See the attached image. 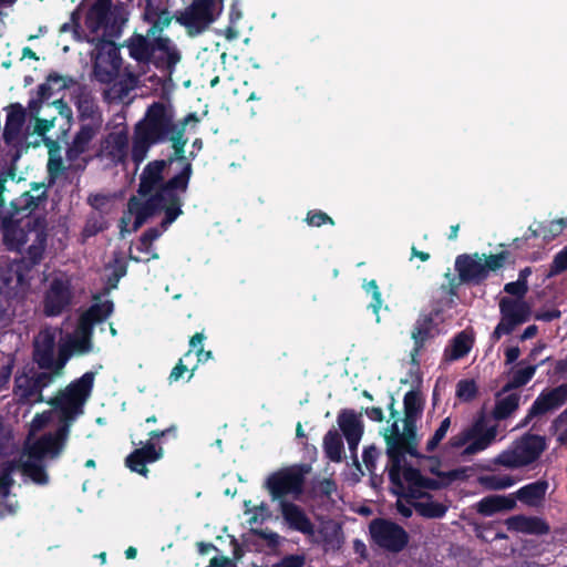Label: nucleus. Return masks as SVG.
Instances as JSON below:
<instances>
[{
  "mask_svg": "<svg viewBox=\"0 0 567 567\" xmlns=\"http://www.w3.org/2000/svg\"><path fill=\"white\" fill-rule=\"evenodd\" d=\"M185 124L177 128L173 124L172 114L162 104H153L146 117L136 127L142 128L153 141L169 138L173 141L175 157L171 163L181 164V172L175 175L165 186L159 187L163 171L166 166L164 161L150 163L141 176L140 196L132 198L128 208L121 220V233L136 230L152 215L165 212V219L162 225L167 228L182 213V195L185 193L192 173L190 164L185 161L183 131Z\"/></svg>",
  "mask_w": 567,
  "mask_h": 567,
  "instance_id": "f257e3e1",
  "label": "nucleus"
},
{
  "mask_svg": "<svg viewBox=\"0 0 567 567\" xmlns=\"http://www.w3.org/2000/svg\"><path fill=\"white\" fill-rule=\"evenodd\" d=\"M93 384L94 373H84L48 401L50 410L37 413L31 420L18 466L32 482L48 483L45 462L59 458L64 452L71 426L84 413Z\"/></svg>",
  "mask_w": 567,
  "mask_h": 567,
  "instance_id": "f03ea898",
  "label": "nucleus"
},
{
  "mask_svg": "<svg viewBox=\"0 0 567 567\" xmlns=\"http://www.w3.org/2000/svg\"><path fill=\"white\" fill-rule=\"evenodd\" d=\"M423 409V400L419 392L410 391L404 396L403 421L395 420L383 431L386 442V454L390 458V475L394 482L401 481L416 484L419 476L410 467L405 455H414L416 446L415 422Z\"/></svg>",
  "mask_w": 567,
  "mask_h": 567,
  "instance_id": "7ed1b4c3",
  "label": "nucleus"
},
{
  "mask_svg": "<svg viewBox=\"0 0 567 567\" xmlns=\"http://www.w3.org/2000/svg\"><path fill=\"white\" fill-rule=\"evenodd\" d=\"M113 311L110 300L93 303L79 318L73 332L65 333L59 343V367L64 368L72 355H84L94 350L92 329L96 323L105 320Z\"/></svg>",
  "mask_w": 567,
  "mask_h": 567,
  "instance_id": "20e7f679",
  "label": "nucleus"
},
{
  "mask_svg": "<svg viewBox=\"0 0 567 567\" xmlns=\"http://www.w3.org/2000/svg\"><path fill=\"white\" fill-rule=\"evenodd\" d=\"M546 446L545 437L534 434L524 435L502 451L493 460V464L508 470L527 467L539 458Z\"/></svg>",
  "mask_w": 567,
  "mask_h": 567,
  "instance_id": "39448f33",
  "label": "nucleus"
},
{
  "mask_svg": "<svg viewBox=\"0 0 567 567\" xmlns=\"http://www.w3.org/2000/svg\"><path fill=\"white\" fill-rule=\"evenodd\" d=\"M498 433L497 424H489L484 416L480 417L472 426L454 435L449 446L462 449L464 454L473 455L486 450L495 442Z\"/></svg>",
  "mask_w": 567,
  "mask_h": 567,
  "instance_id": "423d86ee",
  "label": "nucleus"
},
{
  "mask_svg": "<svg viewBox=\"0 0 567 567\" xmlns=\"http://www.w3.org/2000/svg\"><path fill=\"white\" fill-rule=\"evenodd\" d=\"M509 254L501 251L495 255H462L456 258L455 268L463 281L478 282L485 279L491 271L502 268Z\"/></svg>",
  "mask_w": 567,
  "mask_h": 567,
  "instance_id": "0eeeda50",
  "label": "nucleus"
},
{
  "mask_svg": "<svg viewBox=\"0 0 567 567\" xmlns=\"http://www.w3.org/2000/svg\"><path fill=\"white\" fill-rule=\"evenodd\" d=\"M56 377L48 370L38 372L31 365L24 367L16 377L13 398L23 404L42 402V390L51 384Z\"/></svg>",
  "mask_w": 567,
  "mask_h": 567,
  "instance_id": "6e6552de",
  "label": "nucleus"
},
{
  "mask_svg": "<svg viewBox=\"0 0 567 567\" xmlns=\"http://www.w3.org/2000/svg\"><path fill=\"white\" fill-rule=\"evenodd\" d=\"M306 473L303 466L285 467L269 475L265 485L274 501L286 495L297 496L302 491Z\"/></svg>",
  "mask_w": 567,
  "mask_h": 567,
  "instance_id": "1a4fd4ad",
  "label": "nucleus"
},
{
  "mask_svg": "<svg viewBox=\"0 0 567 567\" xmlns=\"http://www.w3.org/2000/svg\"><path fill=\"white\" fill-rule=\"evenodd\" d=\"M501 321L496 326L492 339L497 341L502 336L511 333L517 326L530 317V306L522 298H502L499 300Z\"/></svg>",
  "mask_w": 567,
  "mask_h": 567,
  "instance_id": "9d476101",
  "label": "nucleus"
},
{
  "mask_svg": "<svg viewBox=\"0 0 567 567\" xmlns=\"http://www.w3.org/2000/svg\"><path fill=\"white\" fill-rule=\"evenodd\" d=\"M72 300L70 279L64 274H55L49 279L42 307L48 317H56L68 308Z\"/></svg>",
  "mask_w": 567,
  "mask_h": 567,
  "instance_id": "9b49d317",
  "label": "nucleus"
},
{
  "mask_svg": "<svg viewBox=\"0 0 567 567\" xmlns=\"http://www.w3.org/2000/svg\"><path fill=\"white\" fill-rule=\"evenodd\" d=\"M94 59V75L102 83H110L117 75L121 58L114 42L99 40L92 51Z\"/></svg>",
  "mask_w": 567,
  "mask_h": 567,
  "instance_id": "f8f14e48",
  "label": "nucleus"
},
{
  "mask_svg": "<svg viewBox=\"0 0 567 567\" xmlns=\"http://www.w3.org/2000/svg\"><path fill=\"white\" fill-rule=\"evenodd\" d=\"M419 476L416 484H409L408 482H402L399 484L394 482L389 474V477L392 483V491L395 495H398L396 508L398 512L404 516L410 517L412 515V511L414 508V503L416 498L423 496L424 489H434L436 488V482L423 477L420 472L412 466H410ZM388 471L390 472V464L388 465Z\"/></svg>",
  "mask_w": 567,
  "mask_h": 567,
  "instance_id": "ddd939ff",
  "label": "nucleus"
},
{
  "mask_svg": "<svg viewBox=\"0 0 567 567\" xmlns=\"http://www.w3.org/2000/svg\"><path fill=\"white\" fill-rule=\"evenodd\" d=\"M221 0H192L181 13L179 21L196 32L210 24L220 12Z\"/></svg>",
  "mask_w": 567,
  "mask_h": 567,
  "instance_id": "4468645a",
  "label": "nucleus"
},
{
  "mask_svg": "<svg viewBox=\"0 0 567 567\" xmlns=\"http://www.w3.org/2000/svg\"><path fill=\"white\" fill-rule=\"evenodd\" d=\"M29 288V277L24 274V266L21 262L10 261L0 268V296L13 301L23 297Z\"/></svg>",
  "mask_w": 567,
  "mask_h": 567,
  "instance_id": "2eb2a0df",
  "label": "nucleus"
},
{
  "mask_svg": "<svg viewBox=\"0 0 567 567\" xmlns=\"http://www.w3.org/2000/svg\"><path fill=\"white\" fill-rule=\"evenodd\" d=\"M56 329L44 328L34 339V360L41 369L48 370L55 375H61L64 368L59 367V355L55 357Z\"/></svg>",
  "mask_w": 567,
  "mask_h": 567,
  "instance_id": "dca6fc26",
  "label": "nucleus"
},
{
  "mask_svg": "<svg viewBox=\"0 0 567 567\" xmlns=\"http://www.w3.org/2000/svg\"><path fill=\"white\" fill-rule=\"evenodd\" d=\"M370 534L377 545L391 551H400L408 544L405 530L389 520H373L370 524Z\"/></svg>",
  "mask_w": 567,
  "mask_h": 567,
  "instance_id": "f3484780",
  "label": "nucleus"
},
{
  "mask_svg": "<svg viewBox=\"0 0 567 567\" xmlns=\"http://www.w3.org/2000/svg\"><path fill=\"white\" fill-rule=\"evenodd\" d=\"M307 536L311 543L319 545L324 551H337L344 543L341 524L329 518H322L316 525L312 524Z\"/></svg>",
  "mask_w": 567,
  "mask_h": 567,
  "instance_id": "a211bd4d",
  "label": "nucleus"
},
{
  "mask_svg": "<svg viewBox=\"0 0 567 567\" xmlns=\"http://www.w3.org/2000/svg\"><path fill=\"white\" fill-rule=\"evenodd\" d=\"M34 216L22 215L17 210L10 219L3 220V243L9 249L22 251L24 239L34 225Z\"/></svg>",
  "mask_w": 567,
  "mask_h": 567,
  "instance_id": "6ab92c4d",
  "label": "nucleus"
},
{
  "mask_svg": "<svg viewBox=\"0 0 567 567\" xmlns=\"http://www.w3.org/2000/svg\"><path fill=\"white\" fill-rule=\"evenodd\" d=\"M439 319L440 315L437 312H432L420 316L415 321L411 331V338L414 342L411 358L414 363H416V358L425 343L442 332L439 327Z\"/></svg>",
  "mask_w": 567,
  "mask_h": 567,
  "instance_id": "aec40b11",
  "label": "nucleus"
},
{
  "mask_svg": "<svg viewBox=\"0 0 567 567\" xmlns=\"http://www.w3.org/2000/svg\"><path fill=\"white\" fill-rule=\"evenodd\" d=\"M47 223L45 219L35 217L34 225L30 228L27 238L24 239V248L28 259L37 264L43 258L47 245Z\"/></svg>",
  "mask_w": 567,
  "mask_h": 567,
  "instance_id": "412c9836",
  "label": "nucleus"
},
{
  "mask_svg": "<svg viewBox=\"0 0 567 567\" xmlns=\"http://www.w3.org/2000/svg\"><path fill=\"white\" fill-rule=\"evenodd\" d=\"M340 426L351 453H355L363 434V424L361 417L353 411H343L338 416Z\"/></svg>",
  "mask_w": 567,
  "mask_h": 567,
  "instance_id": "4be33fe9",
  "label": "nucleus"
},
{
  "mask_svg": "<svg viewBox=\"0 0 567 567\" xmlns=\"http://www.w3.org/2000/svg\"><path fill=\"white\" fill-rule=\"evenodd\" d=\"M163 456V449L156 447L153 443L147 442L140 449H136L126 457V465L133 471L143 476H146L148 470L146 463L158 461Z\"/></svg>",
  "mask_w": 567,
  "mask_h": 567,
  "instance_id": "5701e85b",
  "label": "nucleus"
},
{
  "mask_svg": "<svg viewBox=\"0 0 567 567\" xmlns=\"http://www.w3.org/2000/svg\"><path fill=\"white\" fill-rule=\"evenodd\" d=\"M25 111L20 105H10L7 110V121L3 137L10 145H18L24 137L23 127Z\"/></svg>",
  "mask_w": 567,
  "mask_h": 567,
  "instance_id": "b1692460",
  "label": "nucleus"
},
{
  "mask_svg": "<svg viewBox=\"0 0 567 567\" xmlns=\"http://www.w3.org/2000/svg\"><path fill=\"white\" fill-rule=\"evenodd\" d=\"M567 399V386H558L548 392L542 393L532 405L528 416L544 414L560 406Z\"/></svg>",
  "mask_w": 567,
  "mask_h": 567,
  "instance_id": "393cba45",
  "label": "nucleus"
},
{
  "mask_svg": "<svg viewBox=\"0 0 567 567\" xmlns=\"http://www.w3.org/2000/svg\"><path fill=\"white\" fill-rule=\"evenodd\" d=\"M101 126L102 125H99V122L96 121L82 123L80 131L68 150V157L73 159L80 154L86 152L90 148L93 138L99 134Z\"/></svg>",
  "mask_w": 567,
  "mask_h": 567,
  "instance_id": "a878e982",
  "label": "nucleus"
},
{
  "mask_svg": "<svg viewBox=\"0 0 567 567\" xmlns=\"http://www.w3.org/2000/svg\"><path fill=\"white\" fill-rule=\"evenodd\" d=\"M516 499L512 495H489L476 503V511L484 516L514 509Z\"/></svg>",
  "mask_w": 567,
  "mask_h": 567,
  "instance_id": "bb28decb",
  "label": "nucleus"
},
{
  "mask_svg": "<svg viewBox=\"0 0 567 567\" xmlns=\"http://www.w3.org/2000/svg\"><path fill=\"white\" fill-rule=\"evenodd\" d=\"M110 0H97V2L90 9L86 17V27L91 30L92 35L87 39L89 42H97L99 33L105 30L107 22Z\"/></svg>",
  "mask_w": 567,
  "mask_h": 567,
  "instance_id": "cd10ccee",
  "label": "nucleus"
},
{
  "mask_svg": "<svg viewBox=\"0 0 567 567\" xmlns=\"http://www.w3.org/2000/svg\"><path fill=\"white\" fill-rule=\"evenodd\" d=\"M505 524L508 530L516 533L542 535L548 532L546 523L537 517L516 515L507 518Z\"/></svg>",
  "mask_w": 567,
  "mask_h": 567,
  "instance_id": "c85d7f7f",
  "label": "nucleus"
},
{
  "mask_svg": "<svg viewBox=\"0 0 567 567\" xmlns=\"http://www.w3.org/2000/svg\"><path fill=\"white\" fill-rule=\"evenodd\" d=\"M280 508L285 520L292 529L308 535L311 530L312 523L299 506L281 501Z\"/></svg>",
  "mask_w": 567,
  "mask_h": 567,
  "instance_id": "c756f323",
  "label": "nucleus"
},
{
  "mask_svg": "<svg viewBox=\"0 0 567 567\" xmlns=\"http://www.w3.org/2000/svg\"><path fill=\"white\" fill-rule=\"evenodd\" d=\"M474 338L472 332L462 331L456 334L444 350V361L452 362L465 357L472 349Z\"/></svg>",
  "mask_w": 567,
  "mask_h": 567,
  "instance_id": "7c9ffc66",
  "label": "nucleus"
},
{
  "mask_svg": "<svg viewBox=\"0 0 567 567\" xmlns=\"http://www.w3.org/2000/svg\"><path fill=\"white\" fill-rule=\"evenodd\" d=\"M152 56L158 62L166 64L168 68L176 65L181 59L179 53L173 42L164 38L157 39L153 44Z\"/></svg>",
  "mask_w": 567,
  "mask_h": 567,
  "instance_id": "2f4dec72",
  "label": "nucleus"
},
{
  "mask_svg": "<svg viewBox=\"0 0 567 567\" xmlns=\"http://www.w3.org/2000/svg\"><path fill=\"white\" fill-rule=\"evenodd\" d=\"M548 483L545 481H538L523 486L516 492V497L522 503L528 506L539 505L546 494Z\"/></svg>",
  "mask_w": 567,
  "mask_h": 567,
  "instance_id": "473e14b6",
  "label": "nucleus"
},
{
  "mask_svg": "<svg viewBox=\"0 0 567 567\" xmlns=\"http://www.w3.org/2000/svg\"><path fill=\"white\" fill-rule=\"evenodd\" d=\"M426 491L427 489L423 491V496L420 497L422 499L414 503V509L426 518H440L444 516L447 506L431 496H426Z\"/></svg>",
  "mask_w": 567,
  "mask_h": 567,
  "instance_id": "72a5a7b5",
  "label": "nucleus"
},
{
  "mask_svg": "<svg viewBox=\"0 0 567 567\" xmlns=\"http://www.w3.org/2000/svg\"><path fill=\"white\" fill-rule=\"evenodd\" d=\"M12 484L11 475L8 471L0 474V515L12 514L18 507L14 495L9 489Z\"/></svg>",
  "mask_w": 567,
  "mask_h": 567,
  "instance_id": "f704fd0d",
  "label": "nucleus"
},
{
  "mask_svg": "<svg viewBox=\"0 0 567 567\" xmlns=\"http://www.w3.org/2000/svg\"><path fill=\"white\" fill-rule=\"evenodd\" d=\"M519 405L517 393L499 394L493 411L495 420H504L509 416Z\"/></svg>",
  "mask_w": 567,
  "mask_h": 567,
  "instance_id": "c9c22d12",
  "label": "nucleus"
},
{
  "mask_svg": "<svg viewBox=\"0 0 567 567\" xmlns=\"http://www.w3.org/2000/svg\"><path fill=\"white\" fill-rule=\"evenodd\" d=\"M157 141H153L142 128L136 127L133 140L132 158L135 163H141L145 159L150 146Z\"/></svg>",
  "mask_w": 567,
  "mask_h": 567,
  "instance_id": "e433bc0d",
  "label": "nucleus"
},
{
  "mask_svg": "<svg viewBox=\"0 0 567 567\" xmlns=\"http://www.w3.org/2000/svg\"><path fill=\"white\" fill-rule=\"evenodd\" d=\"M509 474H487L480 477V483L487 489L501 491L514 486L517 483Z\"/></svg>",
  "mask_w": 567,
  "mask_h": 567,
  "instance_id": "4c0bfd02",
  "label": "nucleus"
},
{
  "mask_svg": "<svg viewBox=\"0 0 567 567\" xmlns=\"http://www.w3.org/2000/svg\"><path fill=\"white\" fill-rule=\"evenodd\" d=\"M323 447L329 460L333 462H339L341 460L343 444L337 431L331 430L324 435Z\"/></svg>",
  "mask_w": 567,
  "mask_h": 567,
  "instance_id": "58836bf2",
  "label": "nucleus"
},
{
  "mask_svg": "<svg viewBox=\"0 0 567 567\" xmlns=\"http://www.w3.org/2000/svg\"><path fill=\"white\" fill-rule=\"evenodd\" d=\"M78 109L82 118V123L99 122L102 125V117L97 111V106L94 101L85 95L78 101Z\"/></svg>",
  "mask_w": 567,
  "mask_h": 567,
  "instance_id": "ea45409f",
  "label": "nucleus"
},
{
  "mask_svg": "<svg viewBox=\"0 0 567 567\" xmlns=\"http://www.w3.org/2000/svg\"><path fill=\"white\" fill-rule=\"evenodd\" d=\"M45 195V188L42 185L33 187L30 192L24 193L18 200V210L32 209L37 207Z\"/></svg>",
  "mask_w": 567,
  "mask_h": 567,
  "instance_id": "a19ab883",
  "label": "nucleus"
},
{
  "mask_svg": "<svg viewBox=\"0 0 567 567\" xmlns=\"http://www.w3.org/2000/svg\"><path fill=\"white\" fill-rule=\"evenodd\" d=\"M130 55L140 62H147L152 58V49L142 37L132 39L128 43Z\"/></svg>",
  "mask_w": 567,
  "mask_h": 567,
  "instance_id": "79ce46f5",
  "label": "nucleus"
},
{
  "mask_svg": "<svg viewBox=\"0 0 567 567\" xmlns=\"http://www.w3.org/2000/svg\"><path fill=\"white\" fill-rule=\"evenodd\" d=\"M535 372V365H527L517 369L513 373L512 380L509 384L505 388V391H507L511 388H518L526 384L534 377Z\"/></svg>",
  "mask_w": 567,
  "mask_h": 567,
  "instance_id": "37998d69",
  "label": "nucleus"
},
{
  "mask_svg": "<svg viewBox=\"0 0 567 567\" xmlns=\"http://www.w3.org/2000/svg\"><path fill=\"white\" fill-rule=\"evenodd\" d=\"M362 287L368 295H371L372 302L370 303V308L377 316V322H380L379 311L383 303L380 289L375 280L364 281Z\"/></svg>",
  "mask_w": 567,
  "mask_h": 567,
  "instance_id": "c03bdc74",
  "label": "nucleus"
},
{
  "mask_svg": "<svg viewBox=\"0 0 567 567\" xmlns=\"http://www.w3.org/2000/svg\"><path fill=\"white\" fill-rule=\"evenodd\" d=\"M127 142V135L124 132L113 133L109 137V143L114 144L115 147L112 154L118 161L124 159V157L126 156Z\"/></svg>",
  "mask_w": 567,
  "mask_h": 567,
  "instance_id": "a18cd8bd",
  "label": "nucleus"
},
{
  "mask_svg": "<svg viewBox=\"0 0 567 567\" xmlns=\"http://www.w3.org/2000/svg\"><path fill=\"white\" fill-rule=\"evenodd\" d=\"M105 270L110 276L112 286L115 287L117 281L126 274V262L122 256H115L112 265H109Z\"/></svg>",
  "mask_w": 567,
  "mask_h": 567,
  "instance_id": "49530a36",
  "label": "nucleus"
},
{
  "mask_svg": "<svg viewBox=\"0 0 567 567\" xmlns=\"http://www.w3.org/2000/svg\"><path fill=\"white\" fill-rule=\"evenodd\" d=\"M13 301L0 296V330L9 327L14 318Z\"/></svg>",
  "mask_w": 567,
  "mask_h": 567,
  "instance_id": "de8ad7c7",
  "label": "nucleus"
},
{
  "mask_svg": "<svg viewBox=\"0 0 567 567\" xmlns=\"http://www.w3.org/2000/svg\"><path fill=\"white\" fill-rule=\"evenodd\" d=\"M450 426H451V419L450 417H445L441 422L439 429L435 431L433 436L427 441V443H426V451L433 452L439 446L441 441L445 437Z\"/></svg>",
  "mask_w": 567,
  "mask_h": 567,
  "instance_id": "09e8293b",
  "label": "nucleus"
},
{
  "mask_svg": "<svg viewBox=\"0 0 567 567\" xmlns=\"http://www.w3.org/2000/svg\"><path fill=\"white\" fill-rule=\"evenodd\" d=\"M477 392V386L473 380H461L457 383L456 395L462 401L472 400Z\"/></svg>",
  "mask_w": 567,
  "mask_h": 567,
  "instance_id": "8fccbe9b",
  "label": "nucleus"
},
{
  "mask_svg": "<svg viewBox=\"0 0 567 567\" xmlns=\"http://www.w3.org/2000/svg\"><path fill=\"white\" fill-rule=\"evenodd\" d=\"M567 270V246L557 252L548 272V277L556 276Z\"/></svg>",
  "mask_w": 567,
  "mask_h": 567,
  "instance_id": "3c124183",
  "label": "nucleus"
},
{
  "mask_svg": "<svg viewBox=\"0 0 567 567\" xmlns=\"http://www.w3.org/2000/svg\"><path fill=\"white\" fill-rule=\"evenodd\" d=\"M528 290L527 284H524L523 280H516L514 282H508L504 287V291L511 295L508 298H522L524 299L526 292Z\"/></svg>",
  "mask_w": 567,
  "mask_h": 567,
  "instance_id": "603ef678",
  "label": "nucleus"
},
{
  "mask_svg": "<svg viewBox=\"0 0 567 567\" xmlns=\"http://www.w3.org/2000/svg\"><path fill=\"white\" fill-rule=\"evenodd\" d=\"M309 226L319 227L326 223L333 225V220L326 213L320 210L309 212L306 218Z\"/></svg>",
  "mask_w": 567,
  "mask_h": 567,
  "instance_id": "864d4df0",
  "label": "nucleus"
},
{
  "mask_svg": "<svg viewBox=\"0 0 567 567\" xmlns=\"http://www.w3.org/2000/svg\"><path fill=\"white\" fill-rule=\"evenodd\" d=\"M380 456V452L374 446H369L363 452V463L368 472L373 473L377 467V461Z\"/></svg>",
  "mask_w": 567,
  "mask_h": 567,
  "instance_id": "5fc2aeb1",
  "label": "nucleus"
},
{
  "mask_svg": "<svg viewBox=\"0 0 567 567\" xmlns=\"http://www.w3.org/2000/svg\"><path fill=\"white\" fill-rule=\"evenodd\" d=\"M13 367V360L11 357H6L0 367V386L8 384L11 371Z\"/></svg>",
  "mask_w": 567,
  "mask_h": 567,
  "instance_id": "6e6d98bb",
  "label": "nucleus"
},
{
  "mask_svg": "<svg viewBox=\"0 0 567 567\" xmlns=\"http://www.w3.org/2000/svg\"><path fill=\"white\" fill-rule=\"evenodd\" d=\"M303 564H305L303 556L290 555V556L282 558V560L280 563H278L277 565H275V567H302Z\"/></svg>",
  "mask_w": 567,
  "mask_h": 567,
  "instance_id": "4d7b16f0",
  "label": "nucleus"
},
{
  "mask_svg": "<svg viewBox=\"0 0 567 567\" xmlns=\"http://www.w3.org/2000/svg\"><path fill=\"white\" fill-rule=\"evenodd\" d=\"M567 420V411H565L556 421V429L558 432V441L561 443L567 442V426H565Z\"/></svg>",
  "mask_w": 567,
  "mask_h": 567,
  "instance_id": "13d9d810",
  "label": "nucleus"
},
{
  "mask_svg": "<svg viewBox=\"0 0 567 567\" xmlns=\"http://www.w3.org/2000/svg\"><path fill=\"white\" fill-rule=\"evenodd\" d=\"M54 126V120L37 118L33 132L39 135H44Z\"/></svg>",
  "mask_w": 567,
  "mask_h": 567,
  "instance_id": "bf43d9fd",
  "label": "nucleus"
},
{
  "mask_svg": "<svg viewBox=\"0 0 567 567\" xmlns=\"http://www.w3.org/2000/svg\"><path fill=\"white\" fill-rule=\"evenodd\" d=\"M159 236L161 233L157 229H150L141 238V245L152 246L153 241L156 240Z\"/></svg>",
  "mask_w": 567,
  "mask_h": 567,
  "instance_id": "052dcab7",
  "label": "nucleus"
},
{
  "mask_svg": "<svg viewBox=\"0 0 567 567\" xmlns=\"http://www.w3.org/2000/svg\"><path fill=\"white\" fill-rule=\"evenodd\" d=\"M208 567H237L236 563L227 557H214Z\"/></svg>",
  "mask_w": 567,
  "mask_h": 567,
  "instance_id": "680f3d73",
  "label": "nucleus"
},
{
  "mask_svg": "<svg viewBox=\"0 0 567 567\" xmlns=\"http://www.w3.org/2000/svg\"><path fill=\"white\" fill-rule=\"evenodd\" d=\"M268 515V508L265 504L256 507L252 517L250 518V523H257L259 519L264 520Z\"/></svg>",
  "mask_w": 567,
  "mask_h": 567,
  "instance_id": "e2e57ef3",
  "label": "nucleus"
},
{
  "mask_svg": "<svg viewBox=\"0 0 567 567\" xmlns=\"http://www.w3.org/2000/svg\"><path fill=\"white\" fill-rule=\"evenodd\" d=\"M204 340H205V334L203 332H197L192 337V339L189 341V346L192 349L197 351L198 349L203 348Z\"/></svg>",
  "mask_w": 567,
  "mask_h": 567,
  "instance_id": "0e129e2a",
  "label": "nucleus"
},
{
  "mask_svg": "<svg viewBox=\"0 0 567 567\" xmlns=\"http://www.w3.org/2000/svg\"><path fill=\"white\" fill-rule=\"evenodd\" d=\"M186 371V367L182 363V361L172 370L169 379L172 381H177L182 378L184 372Z\"/></svg>",
  "mask_w": 567,
  "mask_h": 567,
  "instance_id": "69168bd1",
  "label": "nucleus"
},
{
  "mask_svg": "<svg viewBox=\"0 0 567 567\" xmlns=\"http://www.w3.org/2000/svg\"><path fill=\"white\" fill-rule=\"evenodd\" d=\"M519 354H520L519 348H517V347L508 348L505 352L506 362L513 363L514 361H516L518 359Z\"/></svg>",
  "mask_w": 567,
  "mask_h": 567,
  "instance_id": "338daca9",
  "label": "nucleus"
},
{
  "mask_svg": "<svg viewBox=\"0 0 567 567\" xmlns=\"http://www.w3.org/2000/svg\"><path fill=\"white\" fill-rule=\"evenodd\" d=\"M564 228L565 227L561 219L553 220L548 226V230L555 236L559 235L564 230Z\"/></svg>",
  "mask_w": 567,
  "mask_h": 567,
  "instance_id": "774afa93",
  "label": "nucleus"
}]
</instances>
